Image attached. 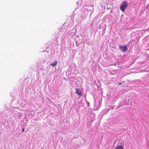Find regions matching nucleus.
<instances>
[{"label":"nucleus","instance_id":"obj_1","mask_svg":"<svg viewBox=\"0 0 149 149\" xmlns=\"http://www.w3.org/2000/svg\"><path fill=\"white\" fill-rule=\"evenodd\" d=\"M127 1H123V2L121 3L120 6V9L123 12H124L125 9L127 8Z\"/></svg>","mask_w":149,"mask_h":149},{"label":"nucleus","instance_id":"obj_2","mask_svg":"<svg viewBox=\"0 0 149 149\" xmlns=\"http://www.w3.org/2000/svg\"><path fill=\"white\" fill-rule=\"evenodd\" d=\"M119 48L120 50L123 52H125L127 49V47L125 45H119Z\"/></svg>","mask_w":149,"mask_h":149},{"label":"nucleus","instance_id":"obj_3","mask_svg":"<svg viewBox=\"0 0 149 149\" xmlns=\"http://www.w3.org/2000/svg\"><path fill=\"white\" fill-rule=\"evenodd\" d=\"M76 93L79 96H81L82 95V93L81 91L78 88H77L75 89Z\"/></svg>","mask_w":149,"mask_h":149},{"label":"nucleus","instance_id":"obj_4","mask_svg":"<svg viewBox=\"0 0 149 149\" xmlns=\"http://www.w3.org/2000/svg\"><path fill=\"white\" fill-rule=\"evenodd\" d=\"M78 105L79 108L81 107H84V103H83L82 100H81L78 103Z\"/></svg>","mask_w":149,"mask_h":149},{"label":"nucleus","instance_id":"obj_5","mask_svg":"<svg viewBox=\"0 0 149 149\" xmlns=\"http://www.w3.org/2000/svg\"><path fill=\"white\" fill-rule=\"evenodd\" d=\"M115 149H123V146L122 145L117 146Z\"/></svg>","mask_w":149,"mask_h":149},{"label":"nucleus","instance_id":"obj_6","mask_svg":"<svg viewBox=\"0 0 149 149\" xmlns=\"http://www.w3.org/2000/svg\"><path fill=\"white\" fill-rule=\"evenodd\" d=\"M57 63V62L55 61H54L51 64V65H56Z\"/></svg>","mask_w":149,"mask_h":149},{"label":"nucleus","instance_id":"obj_7","mask_svg":"<svg viewBox=\"0 0 149 149\" xmlns=\"http://www.w3.org/2000/svg\"><path fill=\"white\" fill-rule=\"evenodd\" d=\"M85 100H86V103L87 104L88 106H89V104H90L87 101L86 99Z\"/></svg>","mask_w":149,"mask_h":149},{"label":"nucleus","instance_id":"obj_8","mask_svg":"<svg viewBox=\"0 0 149 149\" xmlns=\"http://www.w3.org/2000/svg\"><path fill=\"white\" fill-rule=\"evenodd\" d=\"M24 128H23L22 129V132H24Z\"/></svg>","mask_w":149,"mask_h":149},{"label":"nucleus","instance_id":"obj_9","mask_svg":"<svg viewBox=\"0 0 149 149\" xmlns=\"http://www.w3.org/2000/svg\"><path fill=\"white\" fill-rule=\"evenodd\" d=\"M118 84H119V85H120L121 84V83H119Z\"/></svg>","mask_w":149,"mask_h":149},{"label":"nucleus","instance_id":"obj_10","mask_svg":"<svg viewBox=\"0 0 149 149\" xmlns=\"http://www.w3.org/2000/svg\"><path fill=\"white\" fill-rule=\"evenodd\" d=\"M118 107H119V106H117V108H118Z\"/></svg>","mask_w":149,"mask_h":149}]
</instances>
